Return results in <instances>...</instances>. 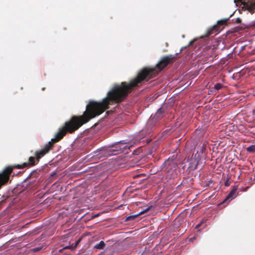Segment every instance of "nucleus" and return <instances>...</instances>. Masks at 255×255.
I'll return each mask as SVG.
<instances>
[{
	"label": "nucleus",
	"mask_w": 255,
	"mask_h": 255,
	"mask_svg": "<svg viewBox=\"0 0 255 255\" xmlns=\"http://www.w3.org/2000/svg\"><path fill=\"white\" fill-rule=\"evenodd\" d=\"M177 55H168L162 57L155 67H145L142 68L129 82H122L120 84H116L114 85V88L122 101H124L129 93L136 89L143 82H147L154 78L168 64L172 63Z\"/></svg>",
	"instance_id": "obj_2"
},
{
	"label": "nucleus",
	"mask_w": 255,
	"mask_h": 255,
	"mask_svg": "<svg viewBox=\"0 0 255 255\" xmlns=\"http://www.w3.org/2000/svg\"><path fill=\"white\" fill-rule=\"evenodd\" d=\"M195 41V39H194V40H191V41L189 42V44L188 45V46H190V45H192V44H193V43Z\"/></svg>",
	"instance_id": "obj_18"
},
{
	"label": "nucleus",
	"mask_w": 255,
	"mask_h": 255,
	"mask_svg": "<svg viewBox=\"0 0 255 255\" xmlns=\"http://www.w3.org/2000/svg\"><path fill=\"white\" fill-rule=\"evenodd\" d=\"M247 151L249 152H254L255 151V145H251L247 148Z\"/></svg>",
	"instance_id": "obj_14"
},
{
	"label": "nucleus",
	"mask_w": 255,
	"mask_h": 255,
	"mask_svg": "<svg viewBox=\"0 0 255 255\" xmlns=\"http://www.w3.org/2000/svg\"><path fill=\"white\" fill-rule=\"evenodd\" d=\"M58 141L53 140V138L51 141H49L47 143L45 144L43 147L39 150H37L35 152V156L37 160V162L39 161V159L46 154L48 153L50 150H52L54 147V144Z\"/></svg>",
	"instance_id": "obj_4"
},
{
	"label": "nucleus",
	"mask_w": 255,
	"mask_h": 255,
	"mask_svg": "<svg viewBox=\"0 0 255 255\" xmlns=\"http://www.w3.org/2000/svg\"><path fill=\"white\" fill-rule=\"evenodd\" d=\"M242 20L240 18L238 17L236 19V21L235 23H241Z\"/></svg>",
	"instance_id": "obj_17"
},
{
	"label": "nucleus",
	"mask_w": 255,
	"mask_h": 255,
	"mask_svg": "<svg viewBox=\"0 0 255 255\" xmlns=\"http://www.w3.org/2000/svg\"><path fill=\"white\" fill-rule=\"evenodd\" d=\"M238 189V187L235 186L232 191L229 193L228 196H227L226 200H228L231 199V200L237 197L238 195V192H237Z\"/></svg>",
	"instance_id": "obj_7"
},
{
	"label": "nucleus",
	"mask_w": 255,
	"mask_h": 255,
	"mask_svg": "<svg viewBox=\"0 0 255 255\" xmlns=\"http://www.w3.org/2000/svg\"><path fill=\"white\" fill-rule=\"evenodd\" d=\"M200 227H201V224H200V223H199V224H198L196 226V229H199Z\"/></svg>",
	"instance_id": "obj_19"
},
{
	"label": "nucleus",
	"mask_w": 255,
	"mask_h": 255,
	"mask_svg": "<svg viewBox=\"0 0 255 255\" xmlns=\"http://www.w3.org/2000/svg\"><path fill=\"white\" fill-rule=\"evenodd\" d=\"M223 87H224V86L220 83H216L214 85V89L217 91H218V90L222 89Z\"/></svg>",
	"instance_id": "obj_15"
},
{
	"label": "nucleus",
	"mask_w": 255,
	"mask_h": 255,
	"mask_svg": "<svg viewBox=\"0 0 255 255\" xmlns=\"http://www.w3.org/2000/svg\"><path fill=\"white\" fill-rule=\"evenodd\" d=\"M234 2L237 6L243 5V8L247 9L252 14L254 13L255 9V1L252 0H248L247 2L243 1L242 0H235Z\"/></svg>",
	"instance_id": "obj_5"
},
{
	"label": "nucleus",
	"mask_w": 255,
	"mask_h": 255,
	"mask_svg": "<svg viewBox=\"0 0 255 255\" xmlns=\"http://www.w3.org/2000/svg\"><path fill=\"white\" fill-rule=\"evenodd\" d=\"M152 208V206H149L148 208H147L146 209L143 210V211H141L139 214H136V215H131V216H129L128 217H127L126 218V221H129V220H133L135 218H136L137 217H138L139 215H142L146 212H147V211H148L149 210H150V209H151Z\"/></svg>",
	"instance_id": "obj_6"
},
{
	"label": "nucleus",
	"mask_w": 255,
	"mask_h": 255,
	"mask_svg": "<svg viewBox=\"0 0 255 255\" xmlns=\"http://www.w3.org/2000/svg\"><path fill=\"white\" fill-rule=\"evenodd\" d=\"M218 31V27L217 26H214L212 27H211L209 28L206 33L205 34V37H208L210 35H211L212 34L214 33V32H216Z\"/></svg>",
	"instance_id": "obj_10"
},
{
	"label": "nucleus",
	"mask_w": 255,
	"mask_h": 255,
	"mask_svg": "<svg viewBox=\"0 0 255 255\" xmlns=\"http://www.w3.org/2000/svg\"><path fill=\"white\" fill-rule=\"evenodd\" d=\"M165 166H166V170H167V172H169V169L170 168L172 169L173 168L174 170H175L177 166L175 163L172 160L170 161L169 160H168L165 162Z\"/></svg>",
	"instance_id": "obj_8"
},
{
	"label": "nucleus",
	"mask_w": 255,
	"mask_h": 255,
	"mask_svg": "<svg viewBox=\"0 0 255 255\" xmlns=\"http://www.w3.org/2000/svg\"><path fill=\"white\" fill-rule=\"evenodd\" d=\"M79 244V241L75 242L74 244H73L71 246H66L63 248V249H70L71 250H74L77 247V246Z\"/></svg>",
	"instance_id": "obj_11"
},
{
	"label": "nucleus",
	"mask_w": 255,
	"mask_h": 255,
	"mask_svg": "<svg viewBox=\"0 0 255 255\" xmlns=\"http://www.w3.org/2000/svg\"><path fill=\"white\" fill-rule=\"evenodd\" d=\"M229 18L230 17H229L228 18H225L224 19H221V20L218 21V24L219 25H226L227 23V22H228V20L229 19Z\"/></svg>",
	"instance_id": "obj_13"
},
{
	"label": "nucleus",
	"mask_w": 255,
	"mask_h": 255,
	"mask_svg": "<svg viewBox=\"0 0 255 255\" xmlns=\"http://www.w3.org/2000/svg\"><path fill=\"white\" fill-rule=\"evenodd\" d=\"M123 101L118 94L114 87L110 90L106 97L102 101L96 102L91 101L86 107V110L81 116H73L64 126L59 129L53 140L59 141L67 134L72 133L79 129L83 125L89 120L99 116L109 108V106L116 103H120Z\"/></svg>",
	"instance_id": "obj_1"
},
{
	"label": "nucleus",
	"mask_w": 255,
	"mask_h": 255,
	"mask_svg": "<svg viewBox=\"0 0 255 255\" xmlns=\"http://www.w3.org/2000/svg\"><path fill=\"white\" fill-rule=\"evenodd\" d=\"M164 110L160 108L158 110L154 116V118L157 120H160L163 117Z\"/></svg>",
	"instance_id": "obj_9"
},
{
	"label": "nucleus",
	"mask_w": 255,
	"mask_h": 255,
	"mask_svg": "<svg viewBox=\"0 0 255 255\" xmlns=\"http://www.w3.org/2000/svg\"><path fill=\"white\" fill-rule=\"evenodd\" d=\"M42 248L41 247H36V248H34L33 249H31V251L34 252V253H35V252H37L39 251H40L41 250Z\"/></svg>",
	"instance_id": "obj_16"
},
{
	"label": "nucleus",
	"mask_w": 255,
	"mask_h": 255,
	"mask_svg": "<svg viewBox=\"0 0 255 255\" xmlns=\"http://www.w3.org/2000/svg\"><path fill=\"white\" fill-rule=\"evenodd\" d=\"M225 185H226V186H229V184L228 183V182H227V181H226Z\"/></svg>",
	"instance_id": "obj_20"
},
{
	"label": "nucleus",
	"mask_w": 255,
	"mask_h": 255,
	"mask_svg": "<svg viewBox=\"0 0 255 255\" xmlns=\"http://www.w3.org/2000/svg\"><path fill=\"white\" fill-rule=\"evenodd\" d=\"M105 245H105V243H104V242L103 241H101L100 243H99L98 244H97L94 246V248L97 249H99V250H101V249H103L104 248Z\"/></svg>",
	"instance_id": "obj_12"
},
{
	"label": "nucleus",
	"mask_w": 255,
	"mask_h": 255,
	"mask_svg": "<svg viewBox=\"0 0 255 255\" xmlns=\"http://www.w3.org/2000/svg\"><path fill=\"white\" fill-rule=\"evenodd\" d=\"M205 148L206 144L205 143H203L202 145H199L198 146L197 153L193 155V157L190 163V167L194 169L197 168L198 165L201 162V155Z\"/></svg>",
	"instance_id": "obj_3"
},
{
	"label": "nucleus",
	"mask_w": 255,
	"mask_h": 255,
	"mask_svg": "<svg viewBox=\"0 0 255 255\" xmlns=\"http://www.w3.org/2000/svg\"><path fill=\"white\" fill-rule=\"evenodd\" d=\"M233 14H231L230 16V17H231L232 15H233Z\"/></svg>",
	"instance_id": "obj_21"
}]
</instances>
